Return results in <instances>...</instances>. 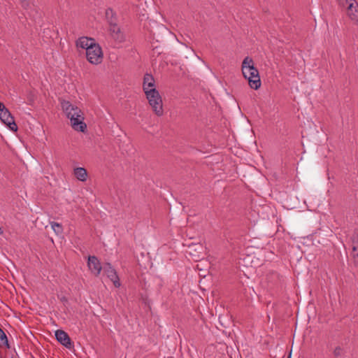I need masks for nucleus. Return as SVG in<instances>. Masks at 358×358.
I'll list each match as a JSON object with an SVG mask.
<instances>
[{
  "instance_id": "nucleus-1",
  "label": "nucleus",
  "mask_w": 358,
  "mask_h": 358,
  "mask_svg": "<svg viewBox=\"0 0 358 358\" xmlns=\"http://www.w3.org/2000/svg\"><path fill=\"white\" fill-rule=\"evenodd\" d=\"M242 73L245 79L248 80L250 87L254 90H258L261 86V80L259 71L254 66L253 59L246 57L242 62Z\"/></svg>"
},
{
  "instance_id": "nucleus-2",
  "label": "nucleus",
  "mask_w": 358,
  "mask_h": 358,
  "mask_svg": "<svg viewBox=\"0 0 358 358\" xmlns=\"http://www.w3.org/2000/svg\"><path fill=\"white\" fill-rule=\"evenodd\" d=\"M242 73L245 79L248 80L250 87L254 90H258L261 86V80L259 71L254 66L253 59L246 57L242 62Z\"/></svg>"
},
{
  "instance_id": "nucleus-3",
  "label": "nucleus",
  "mask_w": 358,
  "mask_h": 358,
  "mask_svg": "<svg viewBox=\"0 0 358 358\" xmlns=\"http://www.w3.org/2000/svg\"><path fill=\"white\" fill-rule=\"evenodd\" d=\"M145 94H146V98L148 100L149 104L152 107L153 112L157 116H162L164 113V110L162 99L159 92L156 89H152L148 91L146 90Z\"/></svg>"
},
{
  "instance_id": "nucleus-4",
  "label": "nucleus",
  "mask_w": 358,
  "mask_h": 358,
  "mask_svg": "<svg viewBox=\"0 0 358 358\" xmlns=\"http://www.w3.org/2000/svg\"><path fill=\"white\" fill-rule=\"evenodd\" d=\"M86 57L92 64H101L103 59V52L101 46L96 43L93 44L86 52Z\"/></svg>"
},
{
  "instance_id": "nucleus-5",
  "label": "nucleus",
  "mask_w": 358,
  "mask_h": 358,
  "mask_svg": "<svg viewBox=\"0 0 358 358\" xmlns=\"http://www.w3.org/2000/svg\"><path fill=\"white\" fill-rule=\"evenodd\" d=\"M108 31L110 36L117 43H122L124 41V34L120 27L117 24L115 20L112 17L108 20Z\"/></svg>"
},
{
  "instance_id": "nucleus-6",
  "label": "nucleus",
  "mask_w": 358,
  "mask_h": 358,
  "mask_svg": "<svg viewBox=\"0 0 358 358\" xmlns=\"http://www.w3.org/2000/svg\"><path fill=\"white\" fill-rule=\"evenodd\" d=\"M0 119L6 124L10 130L16 131L17 126L15 122L14 117L12 116L8 108H5L0 112Z\"/></svg>"
},
{
  "instance_id": "nucleus-7",
  "label": "nucleus",
  "mask_w": 358,
  "mask_h": 358,
  "mask_svg": "<svg viewBox=\"0 0 358 358\" xmlns=\"http://www.w3.org/2000/svg\"><path fill=\"white\" fill-rule=\"evenodd\" d=\"M61 105L62 110L69 119L74 116L79 117V114L81 113V110L77 106L72 105L69 101H62Z\"/></svg>"
},
{
  "instance_id": "nucleus-8",
  "label": "nucleus",
  "mask_w": 358,
  "mask_h": 358,
  "mask_svg": "<svg viewBox=\"0 0 358 358\" xmlns=\"http://www.w3.org/2000/svg\"><path fill=\"white\" fill-rule=\"evenodd\" d=\"M103 269L104 273H106L107 277L113 282L114 286L119 287L120 286V279L115 269L111 264L110 263L105 264Z\"/></svg>"
},
{
  "instance_id": "nucleus-9",
  "label": "nucleus",
  "mask_w": 358,
  "mask_h": 358,
  "mask_svg": "<svg viewBox=\"0 0 358 358\" xmlns=\"http://www.w3.org/2000/svg\"><path fill=\"white\" fill-rule=\"evenodd\" d=\"M87 266L91 272L96 276H98L102 269V266L98 258L95 256H89Z\"/></svg>"
},
{
  "instance_id": "nucleus-10",
  "label": "nucleus",
  "mask_w": 358,
  "mask_h": 358,
  "mask_svg": "<svg viewBox=\"0 0 358 358\" xmlns=\"http://www.w3.org/2000/svg\"><path fill=\"white\" fill-rule=\"evenodd\" d=\"M83 120L84 117L83 116V113L81 112V113L79 114V117L74 116L70 119L71 125L76 131L85 132L87 125Z\"/></svg>"
},
{
  "instance_id": "nucleus-11",
  "label": "nucleus",
  "mask_w": 358,
  "mask_h": 358,
  "mask_svg": "<svg viewBox=\"0 0 358 358\" xmlns=\"http://www.w3.org/2000/svg\"><path fill=\"white\" fill-rule=\"evenodd\" d=\"M56 339L62 345L67 348H71L72 343L69 335L63 330L59 329L55 331Z\"/></svg>"
},
{
  "instance_id": "nucleus-12",
  "label": "nucleus",
  "mask_w": 358,
  "mask_h": 358,
  "mask_svg": "<svg viewBox=\"0 0 358 358\" xmlns=\"http://www.w3.org/2000/svg\"><path fill=\"white\" fill-rule=\"evenodd\" d=\"M93 44H96L95 43V40L92 38L83 36L78 39L76 41V45L81 48L85 49L86 51L89 50V48L93 45Z\"/></svg>"
},
{
  "instance_id": "nucleus-13",
  "label": "nucleus",
  "mask_w": 358,
  "mask_h": 358,
  "mask_svg": "<svg viewBox=\"0 0 358 358\" xmlns=\"http://www.w3.org/2000/svg\"><path fill=\"white\" fill-rule=\"evenodd\" d=\"M346 10L347 15L352 20L358 21V3L356 0L350 3Z\"/></svg>"
},
{
  "instance_id": "nucleus-14",
  "label": "nucleus",
  "mask_w": 358,
  "mask_h": 358,
  "mask_svg": "<svg viewBox=\"0 0 358 358\" xmlns=\"http://www.w3.org/2000/svg\"><path fill=\"white\" fill-rule=\"evenodd\" d=\"M143 91L146 92V90L156 89L155 87V80L151 74L146 73L143 78Z\"/></svg>"
},
{
  "instance_id": "nucleus-15",
  "label": "nucleus",
  "mask_w": 358,
  "mask_h": 358,
  "mask_svg": "<svg viewBox=\"0 0 358 358\" xmlns=\"http://www.w3.org/2000/svg\"><path fill=\"white\" fill-rule=\"evenodd\" d=\"M73 174L75 177L80 181L85 182L87 179V172L85 168L78 167L74 169Z\"/></svg>"
},
{
  "instance_id": "nucleus-16",
  "label": "nucleus",
  "mask_w": 358,
  "mask_h": 358,
  "mask_svg": "<svg viewBox=\"0 0 358 358\" xmlns=\"http://www.w3.org/2000/svg\"><path fill=\"white\" fill-rule=\"evenodd\" d=\"M5 345L7 348H10L8 338L4 331L0 328V345Z\"/></svg>"
},
{
  "instance_id": "nucleus-17",
  "label": "nucleus",
  "mask_w": 358,
  "mask_h": 358,
  "mask_svg": "<svg viewBox=\"0 0 358 358\" xmlns=\"http://www.w3.org/2000/svg\"><path fill=\"white\" fill-rule=\"evenodd\" d=\"M345 353L344 348L341 346H337L333 351V355L335 358H339L343 357Z\"/></svg>"
},
{
  "instance_id": "nucleus-18",
  "label": "nucleus",
  "mask_w": 358,
  "mask_h": 358,
  "mask_svg": "<svg viewBox=\"0 0 358 358\" xmlns=\"http://www.w3.org/2000/svg\"><path fill=\"white\" fill-rule=\"evenodd\" d=\"M52 229L54 230V231L57 234H61L63 232V228L62 226L55 222H52L50 223Z\"/></svg>"
},
{
  "instance_id": "nucleus-19",
  "label": "nucleus",
  "mask_w": 358,
  "mask_h": 358,
  "mask_svg": "<svg viewBox=\"0 0 358 358\" xmlns=\"http://www.w3.org/2000/svg\"><path fill=\"white\" fill-rule=\"evenodd\" d=\"M355 2V0H338L340 6L347 8L350 3Z\"/></svg>"
},
{
  "instance_id": "nucleus-20",
  "label": "nucleus",
  "mask_w": 358,
  "mask_h": 358,
  "mask_svg": "<svg viewBox=\"0 0 358 358\" xmlns=\"http://www.w3.org/2000/svg\"><path fill=\"white\" fill-rule=\"evenodd\" d=\"M22 6L27 8L29 6V1L27 0H20Z\"/></svg>"
},
{
  "instance_id": "nucleus-21",
  "label": "nucleus",
  "mask_w": 358,
  "mask_h": 358,
  "mask_svg": "<svg viewBox=\"0 0 358 358\" xmlns=\"http://www.w3.org/2000/svg\"><path fill=\"white\" fill-rule=\"evenodd\" d=\"M5 108L6 106L3 105V103L0 101V112L3 110V109H4Z\"/></svg>"
},
{
  "instance_id": "nucleus-22",
  "label": "nucleus",
  "mask_w": 358,
  "mask_h": 358,
  "mask_svg": "<svg viewBox=\"0 0 358 358\" xmlns=\"http://www.w3.org/2000/svg\"><path fill=\"white\" fill-rule=\"evenodd\" d=\"M352 250H353V252H355L357 250V248H356L355 246H354V247L352 248Z\"/></svg>"
},
{
  "instance_id": "nucleus-23",
  "label": "nucleus",
  "mask_w": 358,
  "mask_h": 358,
  "mask_svg": "<svg viewBox=\"0 0 358 358\" xmlns=\"http://www.w3.org/2000/svg\"><path fill=\"white\" fill-rule=\"evenodd\" d=\"M3 233V230L1 229V228L0 227V235L2 234Z\"/></svg>"
},
{
  "instance_id": "nucleus-24",
  "label": "nucleus",
  "mask_w": 358,
  "mask_h": 358,
  "mask_svg": "<svg viewBox=\"0 0 358 358\" xmlns=\"http://www.w3.org/2000/svg\"><path fill=\"white\" fill-rule=\"evenodd\" d=\"M353 257H358V253H357V255H355V254L354 253V254H353Z\"/></svg>"
},
{
  "instance_id": "nucleus-25",
  "label": "nucleus",
  "mask_w": 358,
  "mask_h": 358,
  "mask_svg": "<svg viewBox=\"0 0 358 358\" xmlns=\"http://www.w3.org/2000/svg\"><path fill=\"white\" fill-rule=\"evenodd\" d=\"M198 247H199L200 249H201V248H202L201 245H199Z\"/></svg>"
}]
</instances>
